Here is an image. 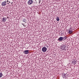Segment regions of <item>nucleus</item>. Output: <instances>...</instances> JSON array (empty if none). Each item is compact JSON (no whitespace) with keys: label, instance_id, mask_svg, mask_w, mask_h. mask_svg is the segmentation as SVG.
Instances as JSON below:
<instances>
[{"label":"nucleus","instance_id":"nucleus-1","mask_svg":"<svg viewBox=\"0 0 79 79\" xmlns=\"http://www.w3.org/2000/svg\"><path fill=\"white\" fill-rule=\"evenodd\" d=\"M33 3V1L32 0H29L28 2V5H32Z\"/></svg>","mask_w":79,"mask_h":79},{"label":"nucleus","instance_id":"nucleus-2","mask_svg":"<svg viewBox=\"0 0 79 79\" xmlns=\"http://www.w3.org/2000/svg\"><path fill=\"white\" fill-rule=\"evenodd\" d=\"M47 49L45 47H44L42 48V51L44 52H45L47 51Z\"/></svg>","mask_w":79,"mask_h":79},{"label":"nucleus","instance_id":"nucleus-3","mask_svg":"<svg viewBox=\"0 0 79 79\" xmlns=\"http://www.w3.org/2000/svg\"><path fill=\"white\" fill-rule=\"evenodd\" d=\"M6 1H4V2H3L2 3V6H5V5H6Z\"/></svg>","mask_w":79,"mask_h":79},{"label":"nucleus","instance_id":"nucleus-4","mask_svg":"<svg viewBox=\"0 0 79 79\" xmlns=\"http://www.w3.org/2000/svg\"><path fill=\"white\" fill-rule=\"evenodd\" d=\"M61 48L62 50H64V48H66V46H65V45L63 44L61 45Z\"/></svg>","mask_w":79,"mask_h":79},{"label":"nucleus","instance_id":"nucleus-5","mask_svg":"<svg viewBox=\"0 0 79 79\" xmlns=\"http://www.w3.org/2000/svg\"><path fill=\"white\" fill-rule=\"evenodd\" d=\"M24 54H28L29 53V50H26L23 52Z\"/></svg>","mask_w":79,"mask_h":79},{"label":"nucleus","instance_id":"nucleus-6","mask_svg":"<svg viewBox=\"0 0 79 79\" xmlns=\"http://www.w3.org/2000/svg\"><path fill=\"white\" fill-rule=\"evenodd\" d=\"M6 20V18H3L2 19V21L3 22H5Z\"/></svg>","mask_w":79,"mask_h":79},{"label":"nucleus","instance_id":"nucleus-7","mask_svg":"<svg viewBox=\"0 0 79 79\" xmlns=\"http://www.w3.org/2000/svg\"><path fill=\"white\" fill-rule=\"evenodd\" d=\"M63 40V37H60L58 39L59 41H62Z\"/></svg>","mask_w":79,"mask_h":79},{"label":"nucleus","instance_id":"nucleus-8","mask_svg":"<svg viewBox=\"0 0 79 79\" xmlns=\"http://www.w3.org/2000/svg\"><path fill=\"white\" fill-rule=\"evenodd\" d=\"M72 63H73L74 64H76V63H77V62H76V60H74L72 62Z\"/></svg>","mask_w":79,"mask_h":79},{"label":"nucleus","instance_id":"nucleus-9","mask_svg":"<svg viewBox=\"0 0 79 79\" xmlns=\"http://www.w3.org/2000/svg\"><path fill=\"white\" fill-rule=\"evenodd\" d=\"M72 33H73V31L69 30V34H72Z\"/></svg>","mask_w":79,"mask_h":79},{"label":"nucleus","instance_id":"nucleus-10","mask_svg":"<svg viewBox=\"0 0 79 79\" xmlns=\"http://www.w3.org/2000/svg\"><path fill=\"white\" fill-rule=\"evenodd\" d=\"M56 19L57 21H59L60 20V18H59V17H57Z\"/></svg>","mask_w":79,"mask_h":79},{"label":"nucleus","instance_id":"nucleus-11","mask_svg":"<svg viewBox=\"0 0 79 79\" xmlns=\"http://www.w3.org/2000/svg\"><path fill=\"white\" fill-rule=\"evenodd\" d=\"M23 22H24L26 23V19H23Z\"/></svg>","mask_w":79,"mask_h":79},{"label":"nucleus","instance_id":"nucleus-12","mask_svg":"<svg viewBox=\"0 0 79 79\" xmlns=\"http://www.w3.org/2000/svg\"><path fill=\"white\" fill-rule=\"evenodd\" d=\"M2 76H3L2 73H0V77H2Z\"/></svg>","mask_w":79,"mask_h":79},{"label":"nucleus","instance_id":"nucleus-13","mask_svg":"<svg viewBox=\"0 0 79 79\" xmlns=\"http://www.w3.org/2000/svg\"><path fill=\"white\" fill-rule=\"evenodd\" d=\"M64 39L65 40V39H67V37H66V36H64V38H63V39Z\"/></svg>","mask_w":79,"mask_h":79},{"label":"nucleus","instance_id":"nucleus-14","mask_svg":"<svg viewBox=\"0 0 79 79\" xmlns=\"http://www.w3.org/2000/svg\"><path fill=\"white\" fill-rule=\"evenodd\" d=\"M6 2H9V1H8V0H7Z\"/></svg>","mask_w":79,"mask_h":79},{"label":"nucleus","instance_id":"nucleus-15","mask_svg":"<svg viewBox=\"0 0 79 79\" xmlns=\"http://www.w3.org/2000/svg\"><path fill=\"white\" fill-rule=\"evenodd\" d=\"M9 3H11V2L10 1H9Z\"/></svg>","mask_w":79,"mask_h":79},{"label":"nucleus","instance_id":"nucleus-16","mask_svg":"<svg viewBox=\"0 0 79 79\" xmlns=\"http://www.w3.org/2000/svg\"><path fill=\"white\" fill-rule=\"evenodd\" d=\"M22 25H23L24 24L22 23Z\"/></svg>","mask_w":79,"mask_h":79},{"label":"nucleus","instance_id":"nucleus-17","mask_svg":"<svg viewBox=\"0 0 79 79\" xmlns=\"http://www.w3.org/2000/svg\"><path fill=\"white\" fill-rule=\"evenodd\" d=\"M23 26L24 27V24H23Z\"/></svg>","mask_w":79,"mask_h":79},{"label":"nucleus","instance_id":"nucleus-18","mask_svg":"<svg viewBox=\"0 0 79 79\" xmlns=\"http://www.w3.org/2000/svg\"><path fill=\"white\" fill-rule=\"evenodd\" d=\"M13 2L11 3V5H12Z\"/></svg>","mask_w":79,"mask_h":79},{"label":"nucleus","instance_id":"nucleus-19","mask_svg":"<svg viewBox=\"0 0 79 79\" xmlns=\"http://www.w3.org/2000/svg\"><path fill=\"white\" fill-rule=\"evenodd\" d=\"M7 4H9V3H7Z\"/></svg>","mask_w":79,"mask_h":79}]
</instances>
